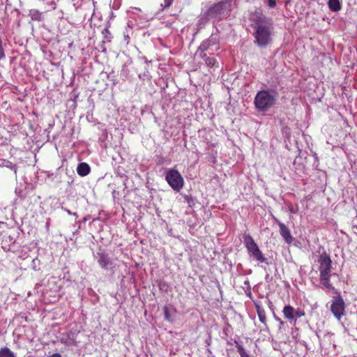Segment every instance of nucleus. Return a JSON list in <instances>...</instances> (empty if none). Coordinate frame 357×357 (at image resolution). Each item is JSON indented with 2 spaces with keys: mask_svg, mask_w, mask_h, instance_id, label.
<instances>
[{
  "mask_svg": "<svg viewBox=\"0 0 357 357\" xmlns=\"http://www.w3.org/2000/svg\"><path fill=\"white\" fill-rule=\"evenodd\" d=\"M250 26L253 29L254 43L260 48H265L272 42L274 30L273 19L261 10H255L250 15Z\"/></svg>",
  "mask_w": 357,
  "mask_h": 357,
  "instance_id": "f257e3e1",
  "label": "nucleus"
},
{
  "mask_svg": "<svg viewBox=\"0 0 357 357\" xmlns=\"http://www.w3.org/2000/svg\"><path fill=\"white\" fill-rule=\"evenodd\" d=\"M277 98L278 93L275 90L259 91L255 97V107L259 112H266L275 105Z\"/></svg>",
  "mask_w": 357,
  "mask_h": 357,
  "instance_id": "f03ea898",
  "label": "nucleus"
},
{
  "mask_svg": "<svg viewBox=\"0 0 357 357\" xmlns=\"http://www.w3.org/2000/svg\"><path fill=\"white\" fill-rule=\"evenodd\" d=\"M231 8V0H222L211 7L207 11L206 16L213 22H218L229 16Z\"/></svg>",
  "mask_w": 357,
  "mask_h": 357,
  "instance_id": "7ed1b4c3",
  "label": "nucleus"
},
{
  "mask_svg": "<svg viewBox=\"0 0 357 357\" xmlns=\"http://www.w3.org/2000/svg\"><path fill=\"white\" fill-rule=\"evenodd\" d=\"M243 242L250 257H252L255 260L259 262L268 264L267 258L264 256L263 253L259 250L258 245L250 235H245L243 236Z\"/></svg>",
  "mask_w": 357,
  "mask_h": 357,
  "instance_id": "20e7f679",
  "label": "nucleus"
},
{
  "mask_svg": "<svg viewBox=\"0 0 357 357\" xmlns=\"http://www.w3.org/2000/svg\"><path fill=\"white\" fill-rule=\"evenodd\" d=\"M165 179L175 191H179L183 187V178L178 171L174 169H171L167 172Z\"/></svg>",
  "mask_w": 357,
  "mask_h": 357,
  "instance_id": "39448f33",
  "label": "nucleus"
},
{
  "mask_svg": "<svg viewBox=\"0 0 357 357\" xmlns=\"http://www.w3.org/2000/svg\"><path fill=\"white\" fill-rule=\"evenodd\" d=\"M319 276H331L332 261L326 252L322 253L319 259Z\"/></svg>",
  "mask_w": 357,
  "mask_h": 357,
  "instance_id": "423d86ee",
  "label": "nucleus"
},
{
  "mask_svg": "<svg viewBox=\"0 0 357 357\" xmlns=\"http://www.w3.org/2000/svg\"><path fill=\"white\" fill-rule=\"evenodd\" d=\"M60 280L58 278L54 276L49 277L44 281L42 285L44 286V288L40 291H42L43 294H47L48 292H52L56 294L59 292L60 289Z\"/></svg>",
  "mask_w": 357,
  "mask_h": 357,
  "instance_id": "0eeeda50",
  "label": "nucleus"
},
{
  "mask_svg": "<svg viewBox=\"0 0 357 357\" xmlns=\"http://www.w3.org/2000/svg\"><path fill=\"white\" fill-rule=\"evenodd\" d=\"M344 302L341 296L334 297L331 306V310L333 315L338 319L344 314Z\"/></svg>",
  "mask_w": 357,
  "mask_h": 357,
  "instance_id": "6e6552de",
  "label": "nucleus"
},
{
  "mask_svg": "<svg viewBox=\"0 0 357 357\" xmlns=\"http://www.w3.org/2000/svg\"><path fill=\"white\" fill-rule=\"evenodd\" d=\"M96 258L100 266L104 270L109 269L113 265L108 254L105 251L100 250L98 252L96 255Z\"/></svg>",
  "mask_w": 357,
  "mask_h": 357,
  "instance_id": "1a4fd4ad",
  "label": "nucleus"
},
{
  "mask_svg": "<svg viewBox=\"0 0 357 357\" xmlns=\"http://www.w3.org/2000/svg\"><path fill=\"white\" fill-rule=\"evenodd\" d=\"M214 44L215 39L213 38H211L202 42L195 52V56L204 59L207 54L206 52L208 51L210 47Z\"/></svg>",
  "mask_w": 357,
  "mask_h": 357,
  "instance_id": "9d476101",
  "label": "nucleus"
},
{
  "mask_svg": "<svg viewBox=\"0 0 357 357\" xmlns=\"http://www.w3.org/2000/svg\"><path fill=\"white\" fill-rule=\"evenodd\" d=\"M163 312L165 315V319L167 321L173 322L174 316L177 312L176 307L171 304L167 305L163 307Z\"/></svg>",
  "mask_w": 357,
  "mask_h": 357,
  "instance_id": "9b49d317",
  "label": "nucleus"
},
{
  "mask_svg": "<svg viewBox=\"0 0 357 357\" xmlns=\"http://www.w3.org/2000/svg\"><path fill=\"white\" fill-rule=\"evenodd\" d=\"M280 234L287 243L289 244L293 241L290 230L284 223H280Z\"/></svg>",
  "mask_w": 357,
  "mask_h": 357,
  "instance_id": "f8f14e48",
  "label": "nucleus"
},
{
  "mask_svg": "<svg viewBox=\"0 0 357 357\" xmlns=\"http://www.w3.org/2000/svg\"><path fill=\"white\" fill-rule=\"evenodd\" d=\"M283 315L285 319H287L290 324L294 325V307L291 305H285L282 310Z\"/></svg>",
  "mask_w": 357,
  "mask_h": 357,
  "instance_id": "ddd939ff",
  "label": "nucleus"
},
{
  "mask_svg": "<svg viewBox=\"0 0 357 357\" xmlns=\"http://www.w3.org/2000/svg\"><path fill=\"white\" fill-rule=\"evenodd\" d=\"M90 166L86 162H81L77 167V172L81 176H85L90 173Z\"/></svg>",
  "mask_w": 357,
  "mask_h": 357,
  "instance_id": "4468645a",
  "label": "nucleus"
},
{
  "mask_svg": "<svg viewBox=\"0 0 357 357\" xmlns=\"http://www.w3.org/2000/svg\"><path fill=\"white\" fill-rule=\"evenodd\" d=\"M60 340L67 346H77L76 341L74 339L73 334H63Z\"/></svg>",
  "mask_w": 357,
  "mask_h": 357,
  "instance_id": "2eb2a0df",
  "label": "nucleus"
},
{
  "mask_svg": "<svg viewBox=\"0 0 357 357\" xmlns=\"http://www.w3.org/2000/svg\"><path fill=\"white\" fill-rule=\"evenodd\" d=\"M320 284L322 288L326 289L329 291L333 290L334 287L330 282L331 276H319Z\"/></svg>",
  "mask_w": 357,
  "mask_h": 357,
  "instance_id": "dca6fc26",
  "label": "nucleus"
},
{
  "mask_svg": "<svg viewBox=\"0 0 357 357\" xmlns=\"http://www.w3.org/2000/svg\"><path fill=\"white\" fill-rule=\"evenodd\" d=\"M255 308H256L259 321L262 324L266 325V317L265 310L259 304H255Z\"/></svg>",
  "mask_w": 357,
  "mask_h": 357,
  "instance_id": "f3484780",
  "label": "nucleus"
},
{
  "mask_svg": "<svg viewBox=\"0 0 357 357\" xmlns=\"http://www.w3.org/2000/svg\"><path fill=\"white\" fill-rule=\"evenodd\" d=\"M328 7L334 12H337L341 9V4L339 0H328Z\"/></svg>",
  "mask_w": 357,
  "mask_h": 357,
  "instance_id": "a211bd4d",
  "label": "nucleus"
},
{
  "mask_svg": "<svg viewBox=\"0 0 357 357\" xmlns=\"http://www.w3.org/2000/svg\"><path fill=\"white\" fill-rule=\"evenodd\" d=\"M235 345L238 352L239 353L241 357H250V355L247 353L245 349L243 348V345L240 344L238 342L235 341Z\"/></svg>",
  "mask_w": 357,
  "mask_h": 357,
  "instance_id": "6ab92c4d",
  "label": "nucleus"
},
{
  "mask_svg": "<svg viewBox=\"0 0 357 357\" xmlns=\"http://www.w3.org/2000/svg\"><path fill=\"white\" fill-rule=\"evenodd\" d=\"M0 357H16L14 353L8 347H3L0 349Z\"/></svg>",
  "mask_w": 357,
  "mask_h": 357,
  "instance_id": "aec40b11",
  "label": "nucleus"
},
{
  "mask_svg": "<svg viewBox=\"0 0 357 357\" xmlns=\"http://www.w3.org/2000/svg\"><path fill=\"white\" fill-rule=\"evenodd\" d=\"M305 315V312L303 309L298 307L296 309L294 308V326L296 324V321L298 318L303 317Z\"/></svg>",
  "mask_w": 357,
  "mask_h": 357,
  "instance_id": "412c9836",
  "label": "nucleus"
},
{
  "mask_svg": "<svg viewBox=\"0 0 357 357\" xmlns=\"http://www.w3.org/2000/svg\"><path fill=\"white\" fill-rule=\"evenodd\" d=\"M203 59L205 61L206 65L210 67L214 66L217 62L215 58L213 56H208L207 55Z\"/></svg>",
  "mask_w": 357,
  "mask_h": 357,
  "instance_id": "4be33fe9",
  "label": "nucleus"
},
{
  "mask_svg": "<svg viewBox=\"0 0 357 357\" xmlns=\"http://www.w3.org/2000/svg\"><path fill=\"white\" fill-rule=\"evenodd\" d=\"M30 16L33 20H40L41 18V13L37 10H31L30 11Z\"/></svg>",
  "mask_w": 357,
  "mask_h": 357,
  "instance_id": "5701e85b",
  "label": "nucleus"
},
{
  "mask_svg": "<svg viewBox=\"0 0 357 357\" xmlns=\"http://www.w3.org/2000/svg\"><path fill=\"white\" fill-rule=\"evenodd\" d=\"M287 208L289 211L294 214L297 213L298 211V206L297 205L294 206L291 203L287 204Z\"/></svg>",
  "mask_w": 357,
  "mask_h": 357,
  "instance_id": "b1692460",
  "label": "nucleus"
},
{
  "mask_svg": "<svg viewBox=\"0 0 357 357\" xmlns=\"http://www.w3.org/2000/svg\"><path fill=\"white\" fill-rule=\"evenodd\" d=\"M173 0H164V4H161L164 8H169L172 3Z\"/></svg>",
  "mask_w": 357,
  "mask_h": 357,
  "instance_id": "393cba45",
  "label": "nucleus"
},
{
  "mask_svg": "<svg viewBox=\"0 0 357 357\" xmlns=\"http://www.w3.org/2000/svg\"><path fill=\"white\" fill-rule=\"evenodd\" d=\"M268 4L269 7L274 8L276 6V1L275 0H268Z\"/></svg>",
  "mask_w": 357,
  "mask_h": 357,
  "instance_id": "a878e982",
  "label": "nucleus"
},
{
  "mask_svg": "<svg viewBox=\"0 0 357 357\" xmlns=\"http://www.w3.org/2000/svg\"><path fill=\"white\" fill-rule=\"evenodd\" d=\"M15 192L18 196V197H21L22 189L20 188H16Z\"/></svg>",
  "mask_w": 357,
  "mask_h": 357,
  "instance_id": "bb28decb",
  "label": "nucleus"
},
{
  "mask_svg": "<svg viewBox=\"0 0 357 357\" xmlns=\"http://www.w3.org/2000/svg\"><path fill=\"white\" fill-rule=\"evenodd\" d=\"M274 317H275V319L278 323H280V326H283V325H284V322L281 320V319H280L279 317H276L275 315H274Z\"/></svg>",
  "mask_w": 357,
  "mask_h": 357,
  "instance_id": "cd10ccee",
  "label": "nucleus"
},
{
  "mask_svg": "<svg viewBox=\"0 0 357 357\" xmlns=\"http://www.w3.org/2000/svg\"><path fill=\"white\" fill-rule=\"evenodd\" d=\"M47 357H61V354H59L58 353H55V354H53L52 355L49 356Z\"/></svg>",
  "mask_w": 357,
  "mask_h": 357,
  "instance_id": "c85d7f7f",
  "label": "nucleus"
},
{
  "mask_svg": "<svg viewBox=\"0 0 357 357\" xmlns=\"http://www.w3.org/2000/svg\"><path fill=\"white\" fill-rule=\"evenodd\" d=\"M160 287L161 289H164L165 287H167V285L165 283L160 284Z\"/></svg>",
  "mask_w": 357,
  "mask_h": 357,
  "instance_id": "c756f323",
  "label": "nucleus"
},
{
  "mask_svg": "<svg viewBox=\"0 0 357 357\" xmlns=\"http://www.w3.org/2000/svg\"><path fill=\"white\" fill-rule=\"evenodd\" d=\"M274 221L278 225V226L280 227V223H282V222H280L278 219H277L276 218H274Z\"/></svg>",
  "mask_w": 357,
  "mask_h": 357,
  "instance_id": "7c9ffc66",
  "label": "nucleus"
},
{
  "mask_svg": "<svg viewBox=\"0 0 357 357\" xmlns=\"http://www.w3.org/2000/svg\"><path fill=\"white\" fill-rule=\"evenodd\" d=\"M244 284L245 285H247L248 287H250V282L248 280H245Z\"/></svg>",
  "mask_w": 357,
  "mask_h": 357,
  "instance_id": "2f4dec72",
  "label": "nucleus"
},
{
  "mask_svg": "<svg viewBox=\"0 0 357 357\" xmlns=\"http://www.w3.org/2000/svg\"><path fill=\"white\" fill-rule=\"evenodd\" d=\"M66 212H67L69 215H76V213H71L68 209H66Z\"/></svg>",
  "mask_w": 357,
  "mask_h": 357,
  "instance_id": "473e14b6",
  "label": "nucleus"
},
{
  "mask_svg": "<svg viewBox=\"0 0 357 357\" xmlns=\"http://www.w3.org/2000/svg\"><path fill=\"white\" fill-rule=\"evenodd\" d=\"M36 261H38V259H33L32 262L36 264Z\"/></svg>",
  "mask_w": 357,
  "mask_h": 357,
  "instance_id": "72a5a7b5",
  "label": "nucleus"
},
{
  "mask_svg": "<svg viewBox=\"0 0 357 357\" xmlns=\"http://www.w3.org/2000/svg\"><path fill=\"white\" fill-rule=\"evenodd\" d=\"M17 330H15V332H14V334H16V333H17Z\"/></svg>",
  "mask_w": 357,
  "mask_h": 357,
  "instance_id": "f704fd0d",
  "label": "nucleus"
}]
</instances>
